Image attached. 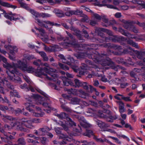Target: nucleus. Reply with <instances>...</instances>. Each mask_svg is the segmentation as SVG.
Instances as JSON below:
<instances>
[{
	"label": "nucleus",
	"instance_id": "nucleus-1",
	"mask_svg": "<svg viewBox=\"0 0 145 145\" xmlns=\"http://www.w3.org/2000/svg\"><path fill=\"white\" fill-rule=\"evenodd\" d=\"M31 101H28L25 104L26 108L33 114V115L36 117H42L44 115V113L41 112V110L37 106L35 107L33 104L34 102L38 105L42 104L44 99L37 95H33L31 98Z\"/></svg>",
	"mask_w": 145,
	"mask_h": 145
},
{
	"label": "nucleus",
	"instance_id": "nucleus-2",
	"mask_svg": "<svg viewBox=\"0 0 145 145\" xmlns=\"http://www.w3.org/2000/svg\"><path fill=\"white\" fill-rule=\"evenodd\" d=\"M45 66L39 71L36 73V75L38 76L44 78L46 80H53L55 81L57 78V76L55 73L56 71L55 69L51 68L49 65L45 63L42 65Z\"/></svg>",
	"mask_w": 145,
	"mask_h": 145
},
{
	"label": "nucleus",
	"instance_id": "nucleus-3",
	"mask_svg": "<svg viewBox=\"0 0 145 145\" xmlns=\"http://www.w3.org/2000/svg\"><path fill=\"white\" fill-rule=\"evenodd\" d=\"M24 59L21 62L19 61L18 62L17 68H18L23 71H25L29 73H32L34 72L35 70L31 66H28L27 65V61L25 62L24 60L26 61L31 60L35 58L33 55H30L28 54H25L24 55Z\"/></svg>",
	"mask_w": 145,
	"mask_h": 145
},
{
	"label": "nucleus",
	"instance_id": "nucleus-4",
	"mask_svg": "<svg viewBox=\"0 0 145 145\" xmlns=\"http://www.w3.org/2000/svg\"><path fill=\"white\" fill-rule=\"evenodd\" d=\"M41 122V120L38 119H33L31 120H28L25 118H22L21 120L22 124L26 127L30 129L34 128V126L31 125L32 123H39Z\"/></svg>",
	"mask_w": 145,
	"mask_h": 145
},
{
	"label": "nucleus",
	"instance_id": "nucleus-5",
	"mask_svg": "<svg viewBox=\"0 0 145 145\" xmlns=\"http://www.w3.org/2000/svg\"><path fill=\"white\" fill-rule=\"evenodd\" d=\"M10 126L7 125H5V127L6 130H10L13 127L16 130L23 131L27 132H29V131L27 129L23 128L21 125H20V123L18 122H11Z\"/></svg>",
	"mask_w": 145,
	"mask_h": 145
},
{
	"label": "nucleus",
	"instance_id": "nucleus-6",
	"mask_svg": "<svg viewBox=\"0 0 145 145\" xmlns=\"http://www.w3.org/2000/svg\"><path fill=\"white\" fill-rule=\"evenodd\" d=\"M23 76L24 80L29 85V88H27L26 84H24L20 86L21 88L22 89L27 88L28 90H30L32 92L34 91L35 89L33 87V86H34V84L31 81L28 76L25 75H23Z\"/></svg>",
	"mask_w": 145,
	"mask_h": 145
},
{
	"label": "nucleus",
	"instance_id": "nucleus-7",
	"mask_svg": "<svg viewBox=\"0 0 145 145\" xmlns=\"http://www.w3.org/2000/svg\"><path fill=\"white\" fill-rule=\"evenodd\" d=\"M5 48L7 50L10 51V54L9 57L10 59L14 60L15 58V53L13 51L17 52L18 51V48L15 46H11L10 45H5Z\"/></svg>",
	"mask_w": 145,
	"mask_h": 145
},
{
	"label": "nucleus",
	"instance_id": "nucleus-8",
	"mask_svg": "<svg viewBox=\"0 0 145 145\" xmlns=\"http://www.w3.org/2000/svg\"><path fill=\"white\" fill-rule=\"evenodd\" d=\"M59 57L60 58L62 59V61L64 63H65L68 64L69 65H71V67L72 69H73L74 71L76 72V70L78 69V67L75 66L74 65H72L71 63L70 62H71V63H73L75 62V61L72 58L69 57L67 58L68 61L65 58L64 56L63 55L61 54H60L58 55Z\"/></svg>",
	"mask_w": 145,
	"mask_h": 145
},
{
	"label": "nucleus",
	"instance_id": "nucleus-9",
	"mask_svg": "<svg viewBox=\"0 0 145 145\" xmlns=\"http://www.w3.org/2000/svg\"><path fill=\"white\" fill-rule=\"evenodd\" d=\"M4 16L6 18L9 19L11 20H19L20 21H22L24 20L23 17H22L19 15L16 14H13L12 13L7 14L6 13L4 14Z\"/></svg>",
	"mask_w": 145,
	"mask_h": 145
},
{
	"label": "nucleus",
	"instance_id": "nucleus-10",
	"mask_svg": "<svg viewBox=\"0 0 145 145\" xmlns=\"http://www.w3.org/2000/svg\"><path fill=\"white\" fill-rule=\"evenodd\" d=\"M4 85L7 86L8 88L12 89H13L14 88V86L11 85L9 82L5 79L4 80L3 79H0V92L3 94H4V92L2 86Z\"/></svg>",
	"mask_w": 145,
	"mask_h": 145
},
{
	"label": "nucleus",
	"instance_id": "nucleus-11",
	"mask_svg": "<svg viewBox=\"0 0 145 145\" xmlns=\"http://www.w3.org/2000/svg\"><path fill=\"white\" fill-rule=\"evenodd\" d=\"M36 17V20L37 21V22L38 23V24L41 26L44 27L45 28H47L48 26L46 25H44L45 24H46L50 26H53V25H59L57 24H54V22H51L49 21H41L40 20L38 19H36L37 18Z\"/></svg>",
	"mask_w": 145,
	"mask_h": 145
},
{
	"label": "nucleus",
	"instance_id": "nucleus-12",
	"mask_svg": "<svg viewBox=\"0 0 145 145\" xmlns=\"http://www.w3.org/2000/svg\"><path fill=\"white\" fill-rule=\"evenodd\" d=\"M30 12H31L35 17L37 18L38 17H42L43 18H48L51 16L52 15L48 13H39L33 10H29Z\"/></svg>",
	"mask_w": 145,
	"mask_h": 145
},
{
	"label": "nucleus",
	"instance_id": "nucleus-13",
	"mask_svg": "<svg viewBox=\"0 0 145 145\" xmlns=\"http://www.w3.org/2000/svg\"><path fill=\"white\" fill-rule=\"evenodd\" d=\"M35 28L40 33L41 35L43 37L42 38V40L44 41L47 42L49 39L48 37L47 33L45 32L44 30L42 28L38 29L36 27Z\"/></svg>",
	"mask_w": 145,
	"mask_h": 145
},
{
	"label": "nucleus",
	"instance_id": "nucleus-14",
	"mask_svg": "<svg viewBox=\"0 0 145 145\" xmlns=\"http://www.w3.org/2000/svg\"><path fill=\"white\" fill-rule=\"evenodd\" d=\"M0 5L3 7L11 8H16V7L15 6L12 5L6 2H4L3 1L0 0ZM0 10L3 12V14L4 15L5 13H6L5 11L2 9L1 8V6H0Z\"/></svg>",
	"mask_w": 145,
	"mask_h": 145
},
{
	"label": "nucleus",
	"instance_id": "nucleus-15",
	"mask_svg": "<svg viewBox=\"0 0 145 145\" xmlns=\"http://www.w3.org/2000/svg\"><path fill=\"white\" fill-rule=\"evenodd\" d=\"M95 121L98 126L103 130L105 128L109 127L110 126L109 125L99 120L95 119Z\"/></svg>",
	"mask_w": 145,
	"mask_h": 145
},
{
	"label": "nucleus",
	"instance_id": "nucleus-16",
	"mask_svg": "<svg viewBox=\"0 0 145 145\" xmlns=\"http://www.w3.org/2000/svg\"><path fill=\"white\" fill-rule=\"evenodd\" d=\"M47 128L46 127L41 128L38 130V131L35 130L34 133L37 135H44L47 133Z\"/></svg>",
	"mask_w": 145,
	"mask_h": 145
},
{
	"label": "nucleus",
	"instance_id": "nucleus-17",
	"mask_svg": "<svg viewBox=\"0 0 145 145\" xmlns=\"http://www.w3.org/2000/svg\"><path fill=\"white\" fill-rule=\"evenodd\" d=\"M100 63L101 64L104 66H108L111 67H112L114 65L113 62L109 59L103 61L102 62H101Z\"/></svg>",
	"mask_w": 145,
	"mask_h": 145
},
{
	"label": "nucleus",
	"instance_id": "nucleus-18",
	"mask_svg": "<svg viewBox=\"0 0 145 145\" xmlns=\"http://www.w3.org/2000/svg\"><path fill=\"white\" fill-rule=\"evenodd\" d=\"M76 117L80 121H82L83 122H84V124L81 123V122H80V123L82 125V126H84V127H88L91 126V124L87 123V122L85 121V120L84 118L83 117H82L80 116H77Z\"/></svg>",
	"mask_w": 145,
	"mask_h": 145
},
{
	"label": "nucleus",
	"instance_id": "nucleus-19",
	"mask_svg": "<svg viewBox=\"0 0 145 145\" xmlns=\"http://www.w3.org/2000/svg\"><path fill=\"white\" fill-rule=\"evenodd\" d=\"M101 2V1L99 0H95L93 4L95 5L101 7L106 5L107 3H108L106 0L103 1Z\"/></svg>",
	"mask_w": 145,
	"mask_h": 145
},
{
	"label": "nucleus",
	"instance_id": "nucleus-20",
	"mask_svg": "<svg viewBox=\"0 0 145 145\" xmlns=\"http://www.w3.org/2000/svg\"><path fill=\"white\" fill-rule=\"evenodd\" d=\"M62 80L64 85L66 86H69V85L72 86H74V84L71 81L65 77H63Z\"/></svg>",
	"mask_w": 145,
	"mask_h": 145
},
{
	"label": "nucleus",
	"instance_id": "nucleus-21",
	"mask_svg": "<svg viewBox=\"0 0 145 145\" xmlns=\"http://www.w3.org/2000/svg\"><path fill=\"white\" fill-rule=\"evenodd\" d=\"M1 117L3 118V119L5 122H9V121H11L13 120V118L10 116H5L3 115H1Z\"/></svg>",
	"mask_w": 145,
	"mask_h": 145
},
{
	"label": "nucleus",
	"instance_id": "nucleus-22",
	"mask_svg": "<svg viewBox=\"0 0 145 145\" xmlns=\"http://www.w3.org/2000/svg\"><path fill=\"white\" fill-rule=\"evenodd\" d=\"M18 2L21 5V6L22 7H23L26 10H28L29 12L30 10H32V9H30L29 8L27 5L24 3L23 1L22 0H17Z\"/></svg>",
	"mask_w": 145,
	"mask_h": 145
},
{
	"label": "nucleus",
	"instance_id": "nucleus-23",
	"mask_svg": "<svg viewBox=\"0 0 145 145\" xmlns=\"http://www.w3.org/2000/svg\"><path fill=\"white\" fill-rule=\"evenodd\" d=\"M18 2L21 5V6L22 7H23L26 10H28L29 12L30 10H32V9H30L29 8L27 5L24 3L23 1L22 0H17Z\"/></svg>",
	"mask_w": 145,
	"mask_h": 145
},
{
	"label": "nucleus",
	"instance_id": "nucleus-24",
	"mask_svg": "<svg viewBox=\"0 0 145 145\" xmlns=\"http://www.w3.org/2000/svg\"><path fill=\"white\" fill-rule=\"evenodd\" d=\"M94 138L95 140L97 141L98 142H107L108 143H110V141L107 140L105 138H103V137L102 138H98L97 137L94 136Z\"/></svg>",
	"mask_w": 145,
	"mask_h": 145
},
{
	"label": "nucleus",
	"instance_id": "nucleus-25",
	"mask_svg": "<svg viewBox=\"0 0 145 145\" xmlns=\"http://www.w3.org/2000/svg\"><path fill=\"white\" fill-rule=\"evenodd\" d=\"M59 137L60 138L64 140L69 141H71V138H69L67 136L63 134H60L59 135Z\"/></svg>",
	"mask_w": 145,
	"mask_h": 145
},
{
	"label": "nucleus",
	"instance_id": "nucleus-26",
	"mask_svg": "<svg viewBox=\"0 0 145 145\" xmlns=\"http://www.w3.org/2000/svg\"><path fill=\"white\" fill-rule=\"evenodd\" d=\"M81 101L79 99L76 98H73L71 100V103L74 105L80 104Z\"/></svg>",
	"mask_w": 145,
	"mask_h": 145
},
{
	"label": "nucleus",
	"instance_id": "nucleus-27",
	"mask_svg": "<svg viewBox=\"0 0 145 145\" xmlns=\"http://www.w3.org/2000/svg\"><path fill=\"white\" fill-rule=\"evenodd\" d=\"M75 44L74 42H66L63 43L62 45L64 47L67 48V46H74Z\"/></svg>",
	"mask_w": 145,
	"mask_h": 145
},
{
	"label": "nucleus",
	"instance_id": "nucleus-28",
	"mask_svg": "<svg viewBox=\"0 0 145 145\" xmlns=\"http://www.w3.org/2000/svg\"><path fill=\"white\" fill-rule=\"evenodd\" d=\"M85 136L90 137L93 135V131L91 130H87L85 133L83 134Z\"/></svg>",
	"mask_w": 145,
	"mask_h": 145
},
{
	"label": "nucleus",
	"instance_id": "nucleus-29",
	"mask_svg": "<svg viewBox=\"0 0 145 145\" xmlns=\"http://www.w3.org/2000/svg\"><path fill=\"white\" fill-rule=\"evenodd\" d=\"M10 95L12 96H14L17 97L18 98L20 97V96L19 95L17 91L16 90H13L12 91L10 92Z\"/></svg>",
	"mask_w": 145,
	"mask_h": 145
},
{
	"label": "nucleus",
	"instance_id": "nucleus-30",
	"mask_svg": "<svg viewBox=\"0 0 145 145\" xmlns=\"http://www.w3.org/2000/svg\"><path fill=\"white\" fill-rule=\"evenodd\" d=\"M70 12L71 14L79 15L81 14L82 12V10H71Z\"/></svg>",
	"mask_w": 145,
	"mask_h": 145
},
{
	"label": "nucleus",
	"instance_id": "nucleus-31",
	"mask_svg": "<svg viewBox=\"0 0 145 145\" xmlns=\"http://www.w3.org/2000/svg\"><path fill=\"white\" fill-rule=\"evenodd\" d=\"M78 91L80 93V96L82 98H85L86 96L89 95L88 93L84 92L82 90H79Z\"/></svg>",
	"mask_w": 145,
	"mask_h": 145
},
{
	"label": "nucleus",
	"instance_id": "nucleus-32",
	"mask_svg": "<svg viewBox=\"0 0 145 145\" xmlns=\"http://www.w3.org/2000/svg\"><path fill=\"white\" fill-rule=\"evenodd\" d=\"M83 54H76L75 55L76 57L78 59H80L81 58H85V56H88L89 58H91V57L90 56H89V55H88L87 54H85L84 55Z\"/></svg>",
	"mask_w": 145,
	"mask_h": 145
},
{
	"label": "nucleus",
	"instance_id": "nucleus-33",
	"mask_svg": "<svg viewBox=\"0 0 145 145\" xmlns=\"http://www.w3.org/2000/svg\"><path fill=\"white\" fill-rule=\"evenodd\" d=\"M39 53L42 57L44 61H47L48 60V57L46 56V54L43 52H39Z\"/></svg>",
	"mask_w": 145,
	"mask_h": 145
},
{
	"label": "nucleus",
	"instance_id": "nucleus-34",
	"mask_svg": "<svg viewBox=\"0 0 145 145\" xmlns=\"http://www.w3.org/2000/svg\"><path fill=\"white\" fill-rule=\"evenodd\" d=\"M60 81L58 80L57 84V85L54 84H52L51 85L52 86L54 89L57 90H59L60 89V88L59 86L60 84Z\"/></svg>",
	"mask_w": 145,
	"mask_h": 145
},
{
	"label": "nucleus",
	"instance_id": "nucleus-35",
	"mask_svg": "<svg viewBox=\"0 0 145 145\" xmlns=\"http://www.w3.org/2000/svg\"><path fill=\"white\" fill-rule=\"evenodd\" d=\"M56 116L60 119H64L67 117V115L65 113H61L60 114H57Z\"/></svg>",
	"mask_w": 145,
	"mask_h": 145
},
{
	"label": "nucleus",
	"instance_id": "nucleus-36",
	"mask_svg": "<svg viewBox=\"0 0 145 145\" xmlns=\"http://www.w3.org/2000/svg\"><path fill=\"white\" fill-rule=\"evenodd\" d=\"M35 139L37 140H40L41 143L43 144H45L46 142V138L44 137H42L41 138L39 137H36Z\"/></svg>",
	"mask_w": 145,
	"mask_h": 145
},
{
	"label": "nucleus",
	"instance_id": "nucleus-37",
	"mask_svg": "<svg viewBox=\"0 0 145 145\" xmlns=\"http://www.w3.org/2000/svg\"><path fill=\"white\" fill-rule=\"evenodd\" d=\"M75 83V86L76 87H79L82 86V82H80L79 80L77 79H75L74 80Z\"/></svg>",
	"mask_w": 145,
	"mask_h": 145
},
{
	"label": "nucleus",
	"instance_id": "nucleus-38",
	"mask_svg": "<svg viewBox=\"0 0 145 145\" xmlns=\"http://www.w3.org/2000/svg\"><path fill=\"white\" fill-rule=\"evenodd\" d=\"M54 12L56 15L59 17H61L62 16V12L58 9H56L54 10Z\"/></svg>",
	"mask_w": 145,
	"mask_h": 145
},
{
	"label": "nucleus",
	"instance_id": "nucleus-39",
	"mask_svg": "<svg viewBox=\"0 0 145 145\" xmlns=\"http://www.w3.org/2000/svg\"><path fill=\"white\" fill-rule=\"evenodd\" d=\"M81 145H95V144L93 142H88L86 141H81Z\"/></svg>",
	"mask_w": 145,
	"mask_h": 145
},
{
	"label": "nucleus",
	"instance_id": "nucleus-40",
	"mask_svg": "<svg viewBox=\"0 0 145 145\" xmlns=\"http://www.w3.org/2000/svg\"><path fill=\"white\" fill-rule=\"evenodd\" d=\"M131 2L134 4H138L139 5H141L143 7V5L144 4V2H142L140 1H137V0H132Z\"/></svg>",
	"mask_w": 145,
	"mask_h": 145
},
{
	"label": "nucleus",
	"instance_id": "nucleus-41",
	"mask_svg": "<svg viewBox=\"0 0 145 145\" xmlns=\"http://www.w3.org/2000/svg\"><path fill=\"white\" fill-rule=\"evenodd\" d=\"M92 16L94 19L98 20H100L102 18V17H101L99 14L96 13H94L93 12L92 14Z\"/></svg>",
	"mask_w": 145,
	"mask_h": 145
},
{
	"label": "nucleus",
	"instance_id": "nucleus-42",
	"mask_svg": "<svg viewBox=\"0 0 145 145\" xmlns=\"http://www.w3.org/2000/svg\"><path fill=\"white\" fill-rule=\"evenodd\" d=\"M67 120L68 121V123L70 126L76 125L75 123L70 118H67Z\"/></svg>",
	"mask_w": 145,
	"mask_h": 145
},
{
	"label": "nucleus",
	"instance_id": "nucleus-43",
	"mask_svg": "<svg viewBox=\"0 0 145 145\" xmlns=\"http://www.w3.org/2000/svg\"><path fill=\"white\" fill-rule=\"evenodd\" d=\"M63 122H62V121H61L59 124L61 126L64 128V129L65 131H67L68 130V128L66 125H68V124L67 123H63Z\"/></svg>",
	"mask_w": 145,
	"mask_h": 145
},
{
	"label": "nucleus",
	"instance_id": "nucleus-44",
	"mask_svg": "<svg viewBox=\"0 0 145 145\" xmlns=\"http://www.w3.org/2000/svg\"><path fill=\"white\" fill-rule=\"evenodd\" d=\"M59 65L60 67L62 69L64 70H68L69 69V67L66 65L61 63H59Z\"/></svg>",
	"mask_w": 145,
	"mask_h": 145
},
{
	"label": "nucleus",
	"instance_id": "nucleus-45",
	"mask_svg": "<svg viewBox=\"0 0 145 145\" xmlns=\"http://www.w3.org/2000/svg\"><path fill=\"white\" fill-rule=\"evenodd\" d=\"M122 99L126 102H131L132 101V100L130 99V97H125L123 95Z\"/></svg>",
	"mask_w": 145,
	"mask_h": 145
},
{
	"label": "nucleus",
	"instance_id": "nucleus-46",
	"mask_svg": "<svg viewBox=\"0 0 145 145\" xmlns=\"http://www.w3.org/2000/svg\"><path fill=\"white\" fill-rule=\"evenodd\" d=\"M19 144H21L23 145H25L26 144L24 139L23 138H21L19 139L18 140Z\"/></svg>",
	"mask_w": 145,
	"mask_h": 145
},
{
	"label": "nucleus",
	"instance_id": "nucleus-47",
	"mask_svg": "<svg viewBox=\"0 0 145 145\" xmlns=\"http://www.w3.org/2000/svg\"><path fill=\"white\" fill-rule=\"evenodd\" d=\"M37 91L38 92H39L40 93L43 95L46 98V100H48L49 99L48 96L46 94L44 93V92L42 91L40 89H38L37 90Z\"/></svg>",
	"mask_w": 145,
	"mask_h": 145
},
{
	"label": "nucleus",
	"instance_id": "nucleus-48",
	"mask_svg": "<svg viewBox=\"0 0 145 145\" xmlns=\"http://www.w3.org/2000/svg\"><path fill=\"white\" fill-rule=\"evenodd\" d=\"M128 43L130 44V45H132V46L136 47H137V43L134 42L131 40H129L127 41Z\"/></svg>",
	"mask_w": 145,
	"mask_h": 145
},
{
	"label": "nucleus",
	"instance_id": "nucleus-49",
	"mask_svg": "<svg viewBox=\"0 0 145 145\" xmlns=\"http://www.w3.org/2000/svg\"><path fill=\"white\" fill-rule=\"evenodd\" d=\"M118 118V116L115 115L113 116H110V119L109 120V118L107 119V120L109 122H112L113 121V120L116 119Z\"/></svg>",
	"mask_w": 145,
	"mask_h": 145
},
{
	"label": "nucleus",
	"instance_id": "nucleus-50",
	"mask_svg": "<svg viewBox=\"0 0 145 145\" xmlns=\"http://www.w3.org/2000/svg\"><path fill=\"white\" fill-rule=\"evenodd\" d=\"M34 65L36 66H39L40 65H42V63L40 59H38L37 60L34 61L33 62Z\"/></svg>",
	"mask_w": 145,
	"mask_h": 145
},
{
	"label": "nucleus",
	"instance_id": "nucleus-51",
	"mask_svg": "<svg viewBox=\"0 0 145 145\" xmlns=\"http://www.w3.org/2000/svg\"><path fill=\"white\" fill-rule=\"evenodd\" d=\"M116 103L118 104L119 105V108L124 107V103L121 101H116Z\"/></svg>",
	"mask_w": 145,
	"mask_h": 145
},
{
	"label": "nucleus",
	"instance_id": "nucleus-52",
	"mask_svg": "<svg viewBox=\"0 0 145 145\" xmlns=\"http://www.w3.org/2000/svg\"><path fill=\"white\" fill-rule=\"evenodd\" d=\"M116 103L118 104L119 105V108L124 107V103L121 101H116Z\"/></svg>",
	"mask_w": 145,
	"mask_h": 145
},
{
	"label": "nucleus",
	"instance_id": "nucleus-53",
	"mask_svg": "<svg viewBox=\"0 0 145 145\" xmlns=\"http://www.w3.org/2000/svg\"><path fill=\"white\" fill-rule=\"evenodd\" d=\"M118 136L119 138L122 137L124 139H126L128 141L130 140L129 138L127 136L125 135H124L120 134L118 135Z\"/></svg>",
	"mask_w": 145,
	"mask_h": 145
},
{
	"label": "nucleus",
	"instance_id": "nucleus-54",
	"mask_svg": "<svg viewBox=\"0 0 145 145\" xmlns=\"http://www.w3.org/2000/svg\"><path fill=\"white\" fill-rule=\"evenodd\" d=\"M119 96H120L121 97V99H122V97L123 96V95L120 94H116L114 96V98L118 100H121L120 98L119 97Z\"/></svg>",
	"mask_w": 145,
	"mask_h": 145
},
{
	"label": "nucleus",
	"instance_id": "nucleus-55",
	"mask_svg": "<svg viewBox=\"0 0 145 145\" xmlns=\"http://www.w3.org/2000/svg\"><path fill=\"white\" fill-rule=\"evenodd\" d=\"M128 7L126 5L120 6V9L122 10H127L128 9Z\"/></svg>",
	"mask_w": 145,
	"mask_h": 145
},
{
	"label": "nucleus",
	"instance_id": "nucleus-56",
	"mask_svg": "<svg viewBox=\"0 0 145 145\" xmlns=\"http://www.w3.org/2000/svg\"><path fill=\"white\" fill-rule=\"evenodd\" d=\"M110 137L112 138L113 139L115 140V142L119 144H121V142L117 138L114 137Z\"/></svg>",
	"mask_w": 145,
	"mask_h": 145
},
{
	"label": "nucleus",
	"instance_id": "nucleus-57",
	"mask_svg": "<svg viewBox=\"0 0 145 145\" xmlns=\"http://www.w3.org/2000/svg\"><path fill=\"white\" fill-rule=\"evenodd\" d=\"M53 51H57L59 50V48L58 46L54 45L52 46Z\"/></svg>",
	"mask_w": 145,
	"mask_h": 145
},
{
	"label": "nucleus",
	"instance_id": "nucleus-58",
	"mask_svg": "<svg viewBox=\"0 0 145 145\" xmlns=\"http://www.w3.org/2000/svg\"><path fill=\"white\" fill-rule=\"evenodd\" d=\"M82 86L85 89H88V85L86 82H82Z\"/></svg>",
	"mask_w": 145,
	"mask_h": 145
},
{
	"label": "nucleus",
	"instance_id": "nucleus-59",
	"mask_svg": "<svg viewBox=\"0 0 145 145\" xmlns=\"http://www.w3.org/2000/svg\"><path fill=\"white\" fill-rule=\"evenodd\" d=\"M130 30L131 31H132L133 32L136 33L138 31L136 29V28L134 26H132L130 27Z\"/></svg>",
	"mask_w": 145,
	"mask_h": 145
},
{
	"label": "nucleus",
	"instance_id": "nucleus-60",
	"mask_svg": "<svg viewBox=\"0 0 145 145\" xmlns=\"http://www.w3.org/2000/svg\"><path fill=\"white\" fill-rule=\"evenodd\" d=\"M44 49L47 52H51L53 51L52 48V47H45Z\"/></svg>",
	"mask_w": 145,
	"mask_h": 145
},
{
	"label": "nucleus",
	"instance_id": "nucleus-61",
	"mask_svg": "<svg viewBox=\"0 0 145 145\" xmlns=\"http://www.w3.org/2000/svg\"><path fill=\"white\" fill-rule=\"evenodd\" d=\"M55 131L57 134L59 135L61 134V129L59 127H57L55 128Z\"/></svg>",
	"mask_w": 145,
	"mask_h": 145
},
{
	"label": "nucleus",
	"instance_id": "nucleus-62",
	"mask_svg": "<svg viewBox=\"0 0 145 145\" xmlns=\"http://www.w3.org/2000/svg\"><path fill=\"white\" fill-rule=\"evenodd\" d=\"M1 138L2 139V140L3 141L5 142H7V144H8V145H17L16 144H12V143L11 141H9L7 142V141H6V140H3L4 139V138H3V137H1Z\"/></svg>",
	"mask_w": 145,
	"mask_h": 145
},
{
	"label": "nucleus",
	"instance_id": "nucleus-63",
	"mask_svg": "<svg viewBox=\"0 0 145 145\" xmlns=\"http://www.w3.org/2000/svg\"><path fill=\"white\" fill-rule=\"evenodd\" d=\"M0 109L2 110L5 111V110H7L8 109L7 107L6 106H4L3 105H0Z\"/></svg>",
	"mask_w": 145,
	"mask_h": 145
},
{
	"label": "nucleus",
	"instance_id": "nucleus-64",
	"mask_svg": "<svg viewBox=\"0 0 145 145\" xmlns=\"http://www.w3.org/2000/svg\"><path fill=\"white\" fill-rule=\"evenodd\" d=\"M103 21L106 23H107L108 22V19L105 16H103L102 17Z\"/></svg>",
	"mask_w": 145,
	"mask_h": 145
}]
</instances>
